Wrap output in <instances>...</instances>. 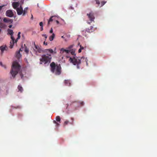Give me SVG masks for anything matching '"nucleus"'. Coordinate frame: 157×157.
<instances>
[{"label":"nucleus","instance_id":"obj_1","mask_svg":"<svg viewBox=\"0 0 157 157\" xmlns=\"http://www.w3.org/2000/svg\"><path fill=\"white\" fill-rule=\"evenodd\" d=\"M88 60L86 58L85 59L84 57H82L81 58L77 57L75 55L72 57H70L69 61L71 63H73L74 65H76L77 68L78 69L80 68L79 65L82 62H85L86 65L87 66L88 63H87Z\"/></svg>","mask_w":157,"mask_h":157},{"label":"nucleus","instance_id":"obj_2","mask_svg":"<svg viewBox=\"0 0 157 157\" xmlns=\"http://www.w3.org/2000/svg\"><path fill=\"white\" fill-rule=\"evenodd\" d=\"M44 53L46 54H43L40 59V62L44 63L45 64L50 63L52 58L51 55L48 54V52L53 53L54 52L53 50L51 49H46L43 51Z\"/></svg>","mask_w":157,"mask_h":157},{"label":"nucleus","instance_id":"obj_3","mask_svg":"<svg viewBox=\"0 0 157 157\" xmlns=\"http://www.w3.org/2000/svg\"><path fill=\"white\" fill-rule=\"evenodd\" d=\"M51 72L56 75H60L61 72V68L60 64H56L52 62L50 64Z\"/></svg>","mask_w":157,"mask_h":157},{"label":"nucleus","instance_id":"obj_4","mask_svg":"<svg viewBox=\"0 0 157 157\" xmlns=\"http://www.w3.org/2000/svg\"><path fill=\"white\" fill-rule=\"evenodd\" d=\"M21 66L17 61H14L13 63L10 73L12 76L14 78L20 69Z\"/></svg>","mask_w":157,"mask_h":157},{"label":"nucleus","instance_id":"obj_5","mask_svg":"<svg viewBox=\"0 0 157 157\" xmlns=\"http://www.w3.org/2000/svg\"><path fill=\"white\" fill-rule=\"evenodd\" d=\"M87 15L88 16L91 22L94 21L95 17H94V13L93 12H91L89 13H87Z\"/></svg>","mask_w":157,"mask_h":157},{"label":"nucleus","instance_id":"obj_6","mask_svg":"<svg viewBox=\"0 0 157 157\" xmlns=\"http://www.w3.org/2000/svg\"><path fill=\"white\" fill-rule=\"evenodd\" d=\"M34 45L35 49H34V50L36 52L40 53L42 52V49L38 45H36L35 43H34Z\"/></svg>","mask_w":157,"mask_h":157},{"label":"nucleus","instance_id":"obj_7","mask_svg":"<svg viewBox=\"0 0 157 157\" xmlns=\"http://www.w3.org/2000/svg\"><path fill=\"white\" fill-rule=\"evenodd\" d=\"M16 10L18 15H21L23 14V9L21 5L19 8H17V9Z\"/></svg>","mask_w":157,"mask_h":157},{"label":"nucleus","instance_id":"obj_8","mask_svg":"<svg viewBox=\"0 0 157 157\" xmlns=\"http://www.w3.org/2000/svg\"><path fill=\"white\" fill-rule=\"evenodd\" d=\"M23 47L22 46L21 48H20L19 51L16 52V56L17 59H19L21 57V55L20 53V51H22L23 50Z\"/></svg>","mask_w":157,"mask_h":157},{"label":"nucleus","instance_id":"obj_9","mask_svg":"<svg viewBox=\"0 0 157 157\" xmlns=\"http://www.w3.org/2000/svg\"><path fill=\"white\" fill-rule=\"evenodd\" d=\"M6 15L8 17H12L13 16V13L12 10H8L6 12Z\"/></svg>","mask_w":157,"mask_h":157},{"label":"nucleus","instance_id":"obj_10","mask_svg":"<svg viewBox=\"0 0 157 157\" xmlns=\"http://www.w3.org/2000/svg\"><path fill=\"white\" fill-rule=\"evenodd\" d=\"M12 6L14 9L17 10V8H19L18 7L19 6V3L18 2H15L12 3Z\"/></svg>","mask_w":157,"mask_h":157},{"label":"nucleus","instance_id":"obj_11","mask_svg":"<svg viewBox=\"0 0 157 157\" xmlns=\"http://www.w3.org/2000/svg\"><path fill=\"white\" fill-rule=\"evenodd\" d=\"M11 38L12 40L10 42V48H13V46L14 45L15 42H14L15 39L13 36H11Z\"/></svg>","mask_w":157,"mask_h":157},{"label":"nucleus","instance_id":"obj_12","mask_svg":"<svg viewBox=\"0 0 157 157\" xmlns=\"http://www.w3.org/2000/svg\"><path fill=\"white\" fill-rule=\"evenodd\" d=\"M94 30V28L92 26H90L86 29V31L88 33H90L93 32Z\"/></svg>","mask_w":157,"mask_h":157},{"label":"nucleus","instance_id":"obj_13","mask_svg":"<svg viewBox=\"0 0 157 157\" xmlns=\"http://www.w3.org/2000/svg\"><path fill=\"white\" fill-rule=\"evenodd\" d=\"M7 48L6 45H2L0 47V50L1 51V53H2L4 50H6Z\"/></svg>","mask_w":157,"mask_h":157},{"label":"nucleus","instance_id":"obj_14","mask_svg":"<svg viewBox=\"0 0 157 157\" xmlns=\"http://www.w3.org/2000/svg\"><path fill=\"white\" fill-rule=\"evenodd\" d=\"M70 51L67 49H65L63 48H62L60 49V52L63 53L64 52L68 53L70 52Z\"/></svg>","mask_w":157,"mask_h":157},{"label":"nucleus","instance_id":"obj_15","mask_svg":"<svg viewBox=\"0 0 157 157\" xmlns=\"http://www.w3.org/2000/svg\"><path fill=\"white\" fill-rule=\"evenodd\" d=\"M65 85L67 86H70L71 83V81L70 80H65Z\"/></svg>","mask_w":157,"mask_h":157},{"label":"nucleus","instance_id":"obj_16","mask_svg":"<svg viewBox=\"0 0 157 157\" xmlns=\"http://www.w3.org/2000/svg\"><path fill=\"white\" fill-rule=\"evenodd\" d=\"M3 21L5 22H10L12 23L13 22V20L7 18H4L3 19Z\"/></svg>","mask_w":157,"mask_h":157},{"label":"nucleus","instance_id":"obj_17","mask_svg":"<svg viewBox=\"0 0 157 157\" xmlns=\"http://www.w3.org/2000/svg\"><path fill=\"white\" fill-rule=\"evenodd\" d=\"M8 31V34H9L11 35V36H13V31L10 29H8L7 30Z\"/></svg>","mask_w":157,"mask_h":157},{"label":"nucleus","instance_id":"obj_18","mask_svg":"<svg viewBox=\"0 0 157 157\" xmlns=\"http://www.w3.org/2000/svg\"><path fill=\"white\" fill-rule=\"evenodd\" d=\"M54 17H55V16H52L50 18L48 22V25H50L51 22H52L54 20V19H53V18H54Z\"/></svg>","mask_w":157,"mask_h":157},{"label":"nucleus","instance_id":"obj_19","mask_svg":"<svg viewBox=\"0 0 157 157\" xmlns=\"http://www.w3.org/2000/svg\"><path fill=\"white\" fill-rule=\"evenodd\" d=\"M55 37V34L53 33L52 35L49 37V40L50 41H52L53 40L54 37Z\"/></svg>","mask_w":157,"mask_h":157},{"label":"nucleus","instance_id":"obj_20","mask_svg":"<svg viewBox=\"0 0 157 157\" xmlns=\"http://www.w3.org/2000/svg\"><path fill=\"white\" fill-rule=\"evenodd\" d=\"M28 10V7H26L24 9V10H23V13L22 14L23 16L25 15V14L27 13V11Z\"/></svg>","mask_w":157,"mask_h":157},{"label":"nucleus","instance_id":"obj_21","mask_svg":"<svg viewBox=\"0 0 157 157\" xmlns=\"http://www.w3.org/2000/svg\"><path fill=\"white\" fill-rule=\"evenodd\" d=\"M25 48V49L24 50V51H25V53H26V54H28V53H29V49L27 47H26L25 46V44H24V45Z\"/></svg>","mask_w":157,"mask_h":157},{"label":"nucleus","instance_id":"obj_22","mask_svg":"<svg viewBox=\"0 0 157 157\" xmlns=\"http://www.w3.org/2000/svg\"><path fill=\"white\" fill-rule=\"evenodd\" d=\"M86 32H87L86 30H83L82 31V34L83 36L86 37L87 35V34L86 33Z\"/></svg>","mask_w":157,"mask_h":157},{"label":"nucleus","instance_id":"obj_23","mask_svg":"<svg viewBox=\"0 0 157 157\" xmlns=\"http://www.w3.org/2000/svg\"><path fill=\"white\" fill-rule=\"evenodd\" d=\"M21 34V32H19L18 33V35H17V37L16 39V40H15V42L16 43L17 40L19 39L20 38V34Z\"/></svg>","mask_w":157,"mask_h":157},{"label":"nucleus","instance_id":"obj_24","mask_svg":"<svg viewBox=\"0 0 157 157\" xmlns=\"http://www.w3.org/2000/svg\"><path fill=\"white\" fill-rule=\"evenodd\" d=\"M18 89L19 91L21 92H22L23 91V88L22 87L20 86L19 85L18 86Z\"/></svg>","mask_w":157,"mask_h":157},{"label":"nucleus","instance_id":"obj_25","mask_svg":"<svg viewBox=\"0 0 157 157\" xmlns=\"http://www.w3.org/2000/svg\"><path fill=\"white\" fill-rule=\"evenodd\" d=\"M61 119L59 116H57L56 117V120L58 122L60 123Z\"/></svg>","mask_w":157,"mask_h":157},{"label":"nucleus","instance_id":"obj_26","mask_svg":"<svg viewBox=\"0 0 157 157\" xmlns=\"http://www.w3.org/2000/svg\"><path fill=\"white\" fill-rule=\"evenodd\" d=\"M53 122L54 123L56 124V127H58L59 125V123L57 122L56 121L54 120Z\"/></svg>","mask_w":157,"mask_h":157},{"label":"nucleus","instance_id":"obj_27","mask_svg":"<svg viewBox=\"0 0 157 157\" xmlns=\"http://www.w3.org/2000/svg\"><path fill=\"white\" fill-rule=\"evenodd\" d=\"M106 2H105L104 1H102L101 2V6H100V7H101L102 6H103Z\"/></svg>","mask_w":157,"mask_h":157},{"label":"nucleus","instance_id":"obj_28","mask_svg":"<svg viewBox=\"0 0 157 157\" xmlns=\"http://www.w3.org/2000/svg\"><path fill=\"white\" fill-rule=\"evenodd\" d=\"M0 65L1 66L5 68H6V66L5 65H3L2 62H0Z\"/></svg>","mask_w":157,"mask_h":157},{"label":"nucleus","instance_id":"obj_29","mask_svg":"<svg viewBox=\"0 0 157 157\" xmlns=\"http://www.w3.org/2000/svg\"><path fill=\"white\" fill-rule=\"evenodd\" d=\"M69 121H65L64 122V125L65 126H66V125H67L68 123H69Z\"/></svg>","mask_w":157,"mask_h":157},{"label":"nucleus","instance_id":"obj_30","mask_svg":"<svg viewBox=\"0 0 157 157\" xmlns=\"http://www.w3.org/2000/svg\"><path fill=\"white\" fill-rule=\"evenodd\" d=\"M71 120L72 121L71 122H70V124H72V125H73L74 124V119L73 117H71Z\"/></svg>","mask_w":157,"mask_h":157},{"label":"nucleus","instance_id":"obj_31","mask_svg":"<svg viewBox=\"0 0 157 157\" xmlns=\"http://www.w3.org/2000/svg\"><path fill=\"white\" fill-rule=\"evenodd\" d=\"M95 1L96 2V4H98V5L99 6L100 4V2L99 0H95Z\"/></svg>","mask_w":157,"mask_h":157},{"label":"nucleus","instance_id":"obj_32","mask_svg":"<svg viewBox=\"0 0 157 157\" xmlns=\"http://www.w3.org/2000/svg\"><path fill=\"white\" fill-rule=\"evenodd\" d=\"M78 104H80L81 106H82L84 105V103L83 102H78Z\"/></svg>","mask_w":157,"mask_h":157},{"label":"nucleus","instance_id":"obj_33","mask_svg":"<svg viewBox=\"0 0 157 157\" xmlns=\"http://www.w3.org/2000/svg\"><path fill=\"white\" fill-rule=\"evenodd\" d=\"M42 36H44L45 38V41L46 40V39L47 38V36L46 34H43Z\"/></svg>","mask_w":157,"mask_h":157},{"label":"nucleus","instance_id":"obj_34","mask_svg":"<svg viewBox=\"0 0 157 157\" xmlns=\"http://www.w3.org/2000/svg\"><path fill=\"white\" fill-rule=\"evenodd\" d=\"M71 53L72 55H74V56L75 55V52H74L73 51H71Z\"/></svg>","mask_w":157,"mask_h":157},{"label":"nucleus","instance_id":"obj_35","mask_svg":"<svg viewBox=\"0 0 157 157\" xmlns=\"http://www.w3.org/2000/svg\"><path fill=\"white\" fill-rule=\"evenodd\" d=\"M40 27L43 26V23L42 22H41L40 23Z\"/></svg>","mask_w":157,"mask_h":157},{"label":"nucleus","instance_id":"obj_36","mask_svg":"<svg viewBox=\"0 0 157 157\" xmlns=\"http://www.w3.org/2000/svg\"><path fill=\"white\" fill-rule=\"evenodd\" d=\"M80 48L82 50L84 49V47L82 46L81 45H80Z\"/></svg>","mask_w":157,"mask_h":157},{"label":"nucleus","instance_id":"obj_37","mask_svg":"<svg viewBox=\"0 0 157 157\" xmlns=\"http://www.w3.org/2000/svg\"><path fill=\"white\" fill-rule=\"evenodd\" d=\"M24 0H21L20 3H21V5L24 3Z\"/></svg>","mask_w":157,"mask_h":157},{"label":"nucleus","instance_id":"obj_38","mask_svg":"<svg viewBox=\"0 0 157 157\" xmlns=\"http://www.w3.org/2000/svg\"><path fill=\"white\" fill-rule=\"evenodd\" d=\"M53 33V29L52 28H51V29L50 31V33Z\"/></svg>","mask_w":157,"mask_h":157},{"label":"nucleus","instance_id":"obj_39","mask_svg":"<svg viewBox=\"0 0 157 157\" xmlns=\"http://www.w3.org/2000/svg\"><path fill=\"white\" fill-rule=\"evenodd\" d=\"M73 47V45H71L70 46L68 47V49H71V48H72Z\"/></svg>","mask_w":157,"mask_h":157},{"label":"nucleus","instance_id":"obj_40","mask_svg":"<svg viewBox=\"0 0 157 157\" xmlns=\"http://www.w3.org/2000/svg\"><path fill=\"white\" fill-rule=\"evenodd\" d=\"M44 45H47V42H45V41H44Z\"/></svg>","mask_w":157,"mask_h":157},{"label":"nucleus","instance_id":"obj_41","mask_svg":"<svg viewBox=\"0 0 157 157\" xmlns=\"http://www.w3.org/2000/svg\"><path fill=\"white\" fill-rule=\"evenodd\" d=\"M81 51H82V50L80 48V49H79L78 50V52L79 53H80L81 52Z\"/></svg>","mask_w":157,"mask_h":157},{"label":"nucleus","instance_id":"obj_42","mask_svg":"<svg viewBox=\"0 0 157 157\" xmlns=\"http://www.w3.org/2000/svg\"><path fill=\"white\" fill-rule=\"evenodd\" d=\"M20 76H21V78H23V75L22 74H20Z\"/></svg>","mask_w":157,"mask_h":157},{"label":"nucleus","instance_id":"obj_43","mask_svg":"<svg viewBox=\"0 0 157 157\" xmlns=\"http://www.w3.org/2000/svg\"><path fill=\"white\" fill-rule=\"evenodd\" d=\"M43 29V26H42V27H40V30L41 31H42Z\"/></svg>","mask_w":157,"mask_h":157},{"label":"nucleus","instance_id":"obj_44","mask_svg":"<svg viewBox=\"0 0 157 157\" xmlns=\"http://www.w3.org/2000/svg\"><path fill=\"white\" fill-rule=\"evenodd\" d=\"M12 25H10L9 26V28H10L12 27Z\"/></svg>","mask_w":157,"mask_h":157},{"label":"nucleus","instance_id":"obj_45","mask_svg":"<svg viewBox=\"0 0 157 157\" xmlns=\"http://www.w3.org/2000/svg\"><path fill=\"white\" fill-rule=\"evenodd\" d=\"M56 22L57 23V24L59 23V21H58L56 20Z\"/></svg>","mask_w":157,"mask_h":157},{"label":"nucleus","instance_id":"obj_46","mask_svg":"<svg viewBox=\"0 0 157 157\" xmlns=\"http://www.w3.org/2000/svg\"><path fill=\"white\" fill-rule=\"evenodd\" d=\"M31 19H33V16L32 15V17H31Z\"/></svg>","mask_w":157,"mask_h":157},{"label":"nucleus","instance_id":"obj_47","mask_svg":"<svg viewBox=\"0 0 157 157\" xmlns=\"http://www.w3.org/2000/svg\"><path fill=\"white\" fill-rule=\"evenodd\" d=\"M48 54H51V53H50V52H48Z\"/></svg>","mask_w":157,"mask_h":157},{"label":"nucleus","instance_id":"obj_48","mask_svg":"<svg viewBox=\"0 0 157 157\" xmlns=\"http://www.w3.org/2000/svg\"><path fill=\"white\" fill-rule=\"evenodd\" d=\"M87 23H88V24H90V22H87Z\"/></svg>","mask_w":157,"mask_h":157},{"label":"nucleus","instance_id":"obj_49","mask_svg":"<svg viewBox=\"0 0 157 157\" xmlns=\"http://www.w3.org/2000/svg\"><path fill=\"white\" fill-rule=\"evenodd\" d=\"M61 37L63 38L64 37L63 36H62Z\"/></svg>","mask_w":157,"mask_h":157}]
</instances>
